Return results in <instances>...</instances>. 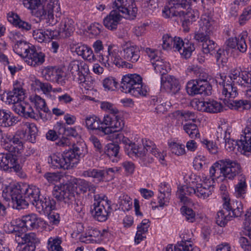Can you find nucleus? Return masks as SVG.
<instances>
[{
	"instance_id": "nucleus-1",
	"label": "nucleus",
	"mask_w": 251,
	"mask_h": 251,
	"mask_svg": "<svg viewBox=\"0 0 251 251\" xmlns=\"http://www.w3.org/2000/svg\"><path fill=\"white\" fill-rule=\"evenodd\" d=\"M2 197L7 201L11 199L13 207L17 209H24L29 202L35 205L40 196V189L33 185H10L2 192Z\"/></svg>"
},
{
	"instance_id": "nucleus-2",
	"label": "nucleus",
	"mask_w": 251,
	"mask_h": 251,
	"mask_svg": "<svg viewBox=\"0 0 251 251\" xmlns=\"http://www.w3.org/2000/svg\"><path fill=\"white\" fill-rule=\"evenodd\" d=\"M44 6L40 4L39 0H23L25 7L32 10V13L37 17L43 19L47 14V23L54 25L60 20L61 15L60 8L57 0H45Z\"/></svg>"
},
{
	"instance_id": "nucleus-3",
	"label": "nucleus",
	"mask_w": 251,
	"mask_h": 251,
	"mask_svg": "<svg viewBox=\"0 0 251 251\" xmlns=\"http://www.w3.org/2000/svg\"><path fill=\"white\" fill-rule=\"evenodd\" d=\"M82 154L77 146L73 147L61 154H53L48 158V162L54 168L68 170L77 163L78 158Z\"/></svg>"
},
{
	"instance_id": "nucleus-4",
	"label": "nucleus",
	"mask_w": 251,
	"mask_h": 251,
	"mask_svg": "<svg viewBox=\"0 0 251 251\" xmlns=\"http://www.w3.org/2000/svg\"><path fill=\"white\" fill-rule=\"evenodd\" d=\"M162 40V46L164 50L173 49L174 51H178L185 58L190 57L192 52L195 50L194 43L188 40L183 41L180 37L174 38L167 34L163 36Z\"/></svg>"
},
{
	"instance_id": "nucleus-5",
	"label": "nucleus",
	"mask_w": 251,
	"mask_h": 251,
	"mask_svg": "<svg viewBox=\"0 0 251 251\" xmlns=\"http://www.w3.org/2000/svg\"><path fill=\"white\" fill-rule=\"evenodd\" d=\"M120 88L122 92L130 93L136 97L146 96L147 93L145 87H143L142 77L136 74L124 75Z\"/></svg>"
},
{
	"instance_id": "nucleus-6",
	"label": "nucleus",
	"mask_w": 251,
	"mask_h": 251,
	"mask_svg": "<svg viewBox=\"0 0 251 251\" xmlns=\"http://www.w3.org/2000/svg\"><path fill=\"white\" fill-rule=\"evenodd\" d=\"M94 201V208L92 211L94 219L101 222L105 221L112 209L111 202L102 194L95 195Z\"/></svg>"
},
{
	"instance_id": "nucleus-7",
	"label": "nucleus",
	"mask_w": 251,
	"mask_h": 251,
	"mask_svg": "<svg viewBox=\"0 0 251 251\" xmlns=\"http://www.w3.org/2000/svg\"><path fill=\"white\" fill-rule=\"evenodd\" d=\"M52 194L58 201L63 202L67 207H73L75 202V193L72 184L55 186Z\"/></svg>"
},
{
	"instance_id": "nucleus-8",
	"label": "nucleus",
	"mask_w": 251,
	"mask_h": 251,
	"mask_svg": "<svg viewBox=\"0 0 251 251\" xmlns=\"http://www.w3.org/2000/svg\"><path fill=\"white\" fill-rule=\"evenodd\" d=\"M104 128H102L103 135H105L121 131L125 126V123L118 114L106 115L103 118Z\"/></svg>"
},
{
	"instance_id": "nucleus-9",
	"label": "nucleus",
	"mask_w": 251,
	"mask_h": 251,
	"mask_svg": "<svg viewBox=\"0 0 251 251\" xmlns=\"http://www.w3.org/2000/svg\"><path fill=\"white\" fill-rule=\"evenodd\" d=\"M186 90L190 96L198 94L208 96L212 93V86L205 79L191 80L187 83Z\"/></svg>"
},
{
	"instance_id": "nucleus-10",
	"label": "nucleus",
	"mask_w": 251,
	"mask_h": 251,
	"mask_svg": "<svg viewBox=\"0 0 251 251\" xmlns=\"http://www.w3.org/2000/svg\"><path fill=\"white\" fill-rule=\"evenodd\" d=\"M113 8L121 12L126 19H133L136 16L138 11L134 0H115Z\"/></svg>"
},
{
	"instance_id": "nucleus-11",
	"label": "nucleus",
	"mask_w": 251,
	"mask_h": 251,
	"mask_svg": "<svg viewBox=\"0 0 251 251\" xmlns=\"http://www.w3.org/2000/svg\"><path fill=\"white\" fill-rule=\"evenodd\" d=\"M148 152L153 155L162 165L166 166L167 163L164 159V155L159 152L155 148L154 145L151 141L143 140L142 145H139L136 156L142 157Z\"/></svg>"
},
{
	"instance_id": "nucleus-12",
	"label": "nucleus",
	"mask_w": 251,
	"mask_h": 251,
	"mask_svg": "<svg viewBox=\"0 0 251 251\" xmlns=\"http://www.w3.org/2000/svg\"><path fill=\"white\" fill-rule=\"evenodd\" d=\"M114 48V46H109L105 53H102L99 55L100 61L105 66L107 65L110 66L112 64H114L117 66H120L121 63L124 62L119 54V50Z\"/></svg>"
},
{
	"instance_id": "nucleus-13",
	"label": "nucleus",
	"mask_w": 251,
	"mask_h": 251,
	"mask_svg": "<svg viewBox=\"0 0 251 251\" xmlns=\"http://www.w3.org/2000/svg\"><path fill=\"white\" fill-rule=\"evenodd\" d=\"M220 163H222L223 176L225 178L232 180L240 176L242 168L237 161L226 159H222Z\"/></svg>"
},
{
	"instance_id": "nucleus-14",
	"label": "nucleus",
	"mask_w": 251,
	"mask_h": 251,
	"mask_svg": "<svg viewBox=\"0 0 251 251\" xmlns=\"http://www.w3.org/2000/svg\"><path fill=\"white\" fill-rule=\"evenodd\" d=\"M161 88L172 95L181 94V85L179 80L175 76L167 75L161 77Z\"/></svg>"
},
{
	"instance_id": "nucleus-15",
	"label": "nucleus",
	"mask_w": 251,
	"mask_h": 251,
	"mask_svg": "<svg viewBox=\"0 0 251 251\" xmlns=\"http://www.w3.org/2000/svg\"><path fill=\"white\" fill-rule=\"evenodd\" d=\"M223 208L228 212V215L232 218H238L243 213V206L242 202L237 200H231L226 195L223 197Z\"/></svg>"
},
{
	"instance_id": "nucleus-16",
	"label": "nucleus",
	"mask_w": 251,
	"mask_h": 251,
	"mask_svg": "<svg viewBox=\"0 0 251 251\" xmlns=\"http://www.w3.org/2000/svg\"><path fill=\"white\" fill-rule=\"evenodd\" d=\"M21 228L24 229L32 230L37 229L43 224L44 221L36 214L31 213L23 216L19 220Z\"/></svg>"
},
{
	"instance_id": "nucleus-17",
	"label": "nucleus",
	"mask_w": 251,
	"mask_h": 251,
	"mask_svg": "<svg viewBox=\"0 0 251 251\" xmlns=\"http://www.w3.org/2000/svg\"><path fill=\"white\" fill-rule=\"evenodd\" d=\"M0 167L4 171H11L19 172L22 167L17 163L16 156L11 153L0 154Z\"/></svg>"
},
{
	"instance_id": "nucleus-18",
	"label": "nucleus",
	"mask_w": 251,
	"mask_h": 251,
	"mask_svg": "<svg viewBox=\"0 0 251 251\" xmlns=\"http://www.w3.org/2000/svg\"><path fill=\"white\" fill-rule=\"evenodd\" d=\"M123 58L132 62H136L140 56L139 47L131 42H126L122 45Z\"/></svg>"
},
{
	"instance_id": "nucleus-19",
	"label": "nucleus",
	"mask_w": 251,
	"mask_h": 251,
	"mask_svg": "<svg viewBox=\"0 0 251 251\" xmlns=\"http://www.w3.org/2000/svg\"><path fill=\"white\" fill-rule=\"evenodd\" d=\"M123 17L121 12L114 9L104 19L103 24L109 30L116 29Z\"/></svg>"
},
{
	"instance_id": "nucleus-20",
	"label": "nucleus",
	"mask_w": 251,
	"mask_h": 251,
	"mask_svg": "<svg viewBox=\"0 0 251 251\" xmlns=\"http://www.w3.org/2000/svg\"><path fill=\"white\" fill-rule=\"evenodd\" d=\"M25 229H23L19 237L16 238V243L18 245L25 244L36 248V245L40 242L37 235L34 232L25 233Z\"/></svg>"
},
{
	"instance_id": "nucleus-21",
	"label": "nucleus",
	"mask_w": 251,
	"mask_h": 251,
	"mask_svg": "<svg viewBox=\"0 0 251 251\" xmlns=\"http://www.w3.org/2000/svg\"><path fill=\"white\" fill-rule=\"evenodd\" d=\"M183 0H170L168 5L163 10V15L165 18L177 17L179 14V9L182 8L181 3Z\"/></svg>"
},
{
	"instance_id": "nucleus-22",
	"label": "nucleus",
	"mask_w": 251,
	"mask_h": 251,
	"mask_svg": "<svg viewBox=\"0 0 251 251\" xmlns=\"http://www.w3.org/2000/svg\"><path fill=\"white\" fill-rule=\"evenodd\" d=\"M25 93L23 88H14L13 90L7 94L6 102L13 104L12 109L14 110V107L18 104H22L24 102L23 100L24 99Z\"/></svg>"
},
{
	"instance_id": "nucleus-23",
	"label": "nucleus",
	"mask_w": 251,
	"mask_h": 251,
	"mask_svg": "<svg viewBox=\"0 0 251 251\" xmlns=\"http://www.w3.org/2000/svg\"><path fill=\"white\" fill-rule=\"evenodd\" d=\"M85 125L88 130H96L101 136H104L101 129L104 128L103 120H100L96 116H88L85 118Z\"/></svg>"
},
{
	"instance_id": "nucleus-24",
	"label": "nucleus",
	"mask_w": 251,
	"mask_h": 251,
	"mask_svg": "<svg viewBox=\"0 0 251 251\" xmlns=\"http://www.w3.org/2000/svg\"><path fill=\"white\" fill-rule=\"evenodd\" d=\"M179 14L177 16L182 21L183 26H187L193 22L196 21L199 17V13L198 10L189 9L186 11H179Z\"/></svg>"
},
{
	"instance_id": "nucleus-25",
	"label": "nucleus",
	"mask_w": 251,
	"mask_h": 251,
	"mask_svg": "<svg viewBox=\"0 0 251 251\" xmlns=\"http://www.w3.org/2000/svg\"><path fill=\"white\" fill-rule=\"evenodd\" d=\"M163 251H200L197 247H193L190 240H182L173 246L168 245Z\"/></svg>"
},
{
	"instance_id": "nucleus-26",
	"label": "nucleus",
	"mask_w": 251,
	"mask_h": 251,
	"mask_svg": "<svg viewBox=\"0 0 251 251\" xmlns=\"http://www.w3.org/2000/svg\"><path fill=\"white\" fill-rule=\"evenodd\" d=\"M75 27L74 21L70 18H64L60 25V37L67 38L72 35Z\"/></svg>"
},
{
	"instance_id": "nucleus-27",
	"label": "nucleus",
	"mask_w": 251,
	"mask_h": 251,
	"mask_svg": "<svg viewBox=\"0 0 251 251\" xmlns=\"http://www.w3.org/2000/svg\"><path fill=\"white\" fill-rule=\"evenodd\" d=\"M247 184L245 176L240 175L237 177V181L234 185V195L238 198H244L247 191Z\"/></svg>"
},
{
	"instance_id": "nucleus-28",
	"label": "nucleus",
	"mask_w": 251,
	"mask_h": 251,
	"mask_svg": "<svg viewBox=\"0 0 251 251\" xmlns=\"http://www.w3.org/2000/svg\"><path fill=\"white\" fill-rule=\"evenodd\" d=\"M21 103H17L14 107V111L19 115L25 118H35V113L31 106L25 102Z\"/></svg>"
},
{
	"instance_id": "nucleus-29",
	"label": "nucleus",
	"mask_w": 251,
	"mask_h": 251,
	"mask_svg": "<svg viewBox=\"0 0 251 251\" xmlns=\"http://www.w3.org/2000/svg\"><path fill=\"white\" fill-rule=\"evenodd\" d=\"M68 70L72 74L74 80L77 81L81 75H84L85 68L83 63L78 60H74L69 64Z\"/></svg>"
},
{
	"instance_id": "nucleus-30",
	"label": "nucleus",
	"mask_w": 251,
	"mask_h": 251,
	"mask_svg": "<svg viewBox=\"0 0 251 251\" xmlns=\"http://www.w3.org/2000/svg\"><path fill=\"white\" fill-rule=\"evenodd\" d=\"M215 21L212 19L211 16L209 14H204L202 15L201 18V22L200 24V28L202 31H204L207 35L213 34L215 28Z\"/></svg>"
},
{
	"instance_id": "nucleus-31",
	"label": "nucleus",
	"mask_w": 251,
	"mask_h": 251,
	"mask_svg": "<svg viewBox=\"0 0 251 251\" xmlns=\"http://www.w3.org/2000/svg\"><path fill=\"white\" fill-rule=\"evenodd\" d=\"M45 55L41 52H37L31 49L25 57V62L30 66H35L42 64L44 62Z\"/></svg>"
},
{
	"instance_id": "nucleus-32",
	"label": "nucleus",
	"mask_w": 251,
	"mask_h": 251,
	"mask_svg": "<svg viewBox=\"0 0 251 251\" xmlns=\"http://www.w3.org/2000/svg\"><path fill=\"white\" fill-rule=\"evenodd\" d=\"M213 188V186L207 184L205 182L197 183L195 186V195L200 199H205L212 194Z\"/></svg>"
},
{
	"instance_id": "nucleus-33",
	"label": "nucleus",
	"mask_w": 251,
	"mask_h": 251,
	"mask_svg": "<svg viewBox=\"0 0 251 251\" xmlns=\"http://www.w3.org/2000/svg\"><path fill=\"white\" fill-rule=\"evenodd\" d=\"M35 205L38 209L48 212L55 208L56 202L49 197L42 196Z\"/></svg>"
},
{
	"instance_id": "nucleus-34",
	"label": "nucleus",
	"mask_w": 251,
	"mask_h": 251,
	"mask_svg": "<svg viewBox=\"0 0 251 251\" xmlns=\"http://www.w3.org/2000/svg\"><path fill=\"white\" fill-rule=\"evenodd\" d=\"M224 102L229 108L237 110H248L251 107V103L248 100H224Z\"/></svg>"
},
{
	"instance_id": "nucleus-35",
	"label": "nucleus",
	"mask_w": 251,
	"mask_h": 251,
	"mask_svg": "<svg viewBox=\"0 0 251 251\" xmlns=\"http://www.w3.org/2000/svg\"><path fill=\"white\" fill-rule=\"evenodd\" d=\"M160 194L158 195L159 206L162 207L168 202L171 193V189L166 183H161L159 188Z\"/></svg>"
},
{
	"instance_id": "nucleus-36",
	"label": "nucleus",
	"mask_w": 251,
	"mask_h": 251,
	"mask_svg": "<svg viewBox=\"0 0 251 251\" xmlns=\"http://www.w3.org/2000/svg\"><path fill=\"white\" fill-rule=\"evenodd\" d=\"M7 20L14 25L21 28L22 30H29L31 29V25L29 23L22 21L19 16L13 12L7 14Z\"/></svg>"
},
{
	"instance_id": "nucleus-37",
	"label": "nucleus",
	"mask_w": 251,
	"mask_h": 251,
	"mask_svg": "<svg viewBox=\"0 0 251 251\" xmlns=\"http://www.w3.org/2000/svg\"><path fill=\"white\" fill-rule=\"evenodd\" d=\"M235 82L229 81L228 79L224 82L222 94L229 100L235 98L238 95L237 88L235 86Z\"/></svg>"
},
{
	"instance_id": "nucleus-38",
	"label": "nucleus",
	"mask_w": 251,
	"mask_h": 251,
	"mask_svg": "<svg viewBox=\"0 0 251 251\" xmlns=\"http://www.w3.org/2000/svg\"><path fill=\"white\" fill-rule=\"evenodd\" d=\"M75 52L79 55L90 62H93L96 60L92 49L84 45L79 46L75 48Z\"/></svg>"
},
{
	"instance_id": "nucleus-39",
	"label": "nucleus",
	"mask_w": 251,
	"mask_h": 251,
	"mask_svg": "<svg viewBox=\"0 0 251 251\" xmlns=\"http://www.w3.org/2000/svg\"><path fill=\"white\" fill-rule=\"evenodd\" d=\"M11 113L4 109H0V126L3 127H8L13 125L17 119L11 117Z\"/></svg>"
},
{
	"instance_id": "nucleus-40",
	"label": "nucleus",
	"mask_w": 251,
	"mask_h": 251,
	"mask_svg": "<svg viewBox=\"0 0 251 251\" xmlns=\"http://www.w3.org/2000/svg\"><path fill=\"white\" fill-rule=\"evenodd\" d=\"M30 49L28 44L25 41L15 43L13 46L14 51L22 57L25 58L29 51Z\"/></svg>"
},
{
	"instance_id": "nucleus-41",
	"label": "nucleus",
	"mask_w": 251,
	"mask_h": 251,
	"mask_svg": "<svg viewBox=\"0 0 251 251\" xmlns=\"http://www.w3.org/2000/svg\"><path fill=\"white\" fill-rule=\"evenodd\" d=\"M4 228L6 233L9 234L12 233L14 235L15 241H16V238L19 237L23 230V228H21L20 223L18 224L17 222H11L6 224L4 226Z\"/></svg>"
},
{
	"instance_id": "nucleus-42",
	"label": "nucleus",
	"mask_w": 251,
	"mask_h": 251,
	"mask_svg": "<svg viewBox=\"0 0 251 251\" xmlns=\"http://www.w3.org/2000/svg\"><path fill=\"white\" fill-rule=\"evenodd\" d=\"M195 192L196 189L194 187L184 185L178 188L177 195L181 201H186L187 200L186 195L191 196L195 194Z\"/></svg>"
},
{
	"instance_id": "nucleus-43",
	"label": "nucleus",
	"mask_w": 251,
	"mask_h": 251,
	"mask_svg": "<svg viewBox=\"0 0 251 251\" xmlns=\"http://www.w3.org/2000/svg\"><path fill=\"white\" fill-rule=\"evenodd\" d=\"M183 129L191 138H200V134L197 125L188 123L183 126Z\"/></svg>"
},
{
	"instance_id": "nucleus-44",
	"label": "nucleus",
	"mask_w": 251,
	"mask_h": 251,
	"mask_svg": "<svg viewBox=\"0 0 251 251\" xmlns=\"http://www.w3.org/2000/svg\"><path fill=\"white\" fill-rule=\"evenodd\" d=\"M82 175L84 177H92L100 181L105 176V172L104 170L90 169L83 171Z\"/></svg>"
},
{
	"instance_id": "nucleus-45",
	"label": "nucleus",
	"mask_w": 251,
	"mask_h": 251,
	"mask_svg": "<svg viewBox=\"0 0 251 251\" xmlns=\"http://www.w3.org/2000/svg\"><path fill=\"white\" fill-rule=\"evenodd\" d=\"M62 238L59 237H50L48 241V249L49 251H63L60 245Z\"/></svg>"
},
{
	"instance_id": "nucleus-46",
	"label": "nucleus",
	"mask_w": 251,
	"mask_h": 251,
	"mask_svg": "<svg viewBox=\"0 0 251 251\" xmlns=\"http://www.w3.org/2000/svg\"><path fill=\"white\" fill-rule=\"evenodd\" d=\"M229 129L226 124L219 126L217 130L216 140L219 144L223 143L228 138Z\"/></svg>"
},
{
	"instance_id": "nucleus-47",
	"label": "nucleus",
	"mask_w": 251,
	"mask_h": 251,
	"mask_svg": "<svg viewBox=\"0 0 251 251\" xmlns=\"http://www.w3.org/2000/svg\"><path fill=\"white\" fill-rule=\"evenodd\" d=\"M77 81L81 84L82 86L87 90L93 89L96 83L94 78L90 75H85L84 74L81 75Z\"/></svg>"
},
{
	"instance_id": "nucleus-48",
	"label": "nucleus",
	"mask_w": 251,
	"mask_h": 251,
	"mask_svg": "<svg viewBox=\"0 0 251 251\" xmlns=\"http://www.w3.org/2000/svg\"><path fill=\"white\" fill-rule=\"evenodd\" d=\"M248 33L246 31L242 32L237 37V49L242 53H245L247 50V45L246 39L247 38Z\"/></svg>"
},
{
	"instance_id": "nucleus-49",
	"label": "nucleus",
	"mask_w": 251,
	"mask_h": 251,
	"mask_svg": "<svg viewBox=\"0 0 251 251\" xmlns=\"http://www.w3.org/2000/svg\"><path fill=\"white\" fill-rule=\"evenodd\" d=\"M119 146L115 143L108 144L104 148V153L106 154L109 158L117 157L119 151Z\"/></svg>"
},
{
	"instance_id": "nucleus-50",
	"label": "nucleus",
	"mask_w": 251,
	"mask_h": 251,
	"mask_svg": "<svg viewBox=\"0 0 251 251\" xmlns=\"http://www.w3.org/2000/svg\"><path fill=\"white\" fill-rule=\"evenodd\" d=\"M180 210L185 221L189 223H193L195 221L196 214L191 208L183 206L181 208Z\"/></svg>"
},
{
	"instance_id": "nucleus-51",
	"label": "nucleus",
	"mask_w": 251,
	"mask_h": 251,
	"mask_svg": "<svg viewBox=\"0 0 251 251\" xmlns=\"http://www.w3.org/2000/svg\"><path fill=\"white\" fill-rule=\"evenodd\" d=\"M207 112L218 113L223 111V107L221 102L214 100H208L207 101Z\"/></svg>"
},
{
	"instance_id": "nucleus-52",
	"label": "nucleus",
	"mask_w": 251,
	"mask_h": 251,
	"mask_svg": "<svg viewBox=\"0 0 251 251\" xmlns=\"http://www.w3.org/2000/svg\"><path fill=\"white\" fill-rule=\"evenodd\" d=\"M231 220L230 215H225L223 210L219 211L217 213L216 223L221 227L225 226L228 221Z\"/></svg>"
},
{
	"instance_id": "nucleus-53",
	"label": "nucleus",
	"mask_w": 251,
	"mask_h": 251,
	"mask_svg": "<svg viewBox=\"0 0 251 251\" xmlns=\"http://www.w3.org/2000/svg\"><path fill=\"white\" fill-rule=\"evenodd\" d=\"M102 85L105 90L114 91L117 89L118 82L115 78L109 76L103 80Z\"/></svg>"
},
{
	"instance_id": "nucleus-54",
	"label": "nucleus",
	"mask_w": 251,
	"mask_h": 251,
	"mask_svg": "<svg viewBox=\"0 0 251 251\" xmlns=\"http://www.w3.org/2000/svg\"><path fill=\"white\" fill-rule=\"evenodd\" d=\"M217 48V44L213 41L207 40L202 44V51L205 54L210 53L213 54L215 53V50Z\"/></svg>"
},
{
	"instance_id": "nucleus-55",
	"label": "nucleus",
	"mask_w": 251,
	"mask_h": 251,
	"mask_svg": "<svg viewBox=\"0 0 251 251\" xmlns=\"http://www.w3.org/2000/svg\"><path fill=\"white\" fill-rule=\"evenodd\" d=\"M221 161H222V160L215 163L210 169L209 173L212 179L218 178L221 174L223 175L222 163H220Z\"/></svg>"
},
{
	"instance_id": "nucleus-56",
	"label": "nucleus",
	"mask_w": 251,
	"mask_h": 251,
	"mask_svg": "<svg viewBox=\"0 0 251 251\" xmlns=\"http://www.w3.org/2000/svg\"><path fill=\"white\" fill-rule=\"evenodd\" d=\"M78 183L80 189L83 193H86L87 191L93 193L95 192L96 186L91 182L84 179H81Z\"/></svg>"
},
{
	"instance_id": "nucleus-57",
	"label": "nucleus",
	"mask_w": 251,
	"mask_h": 251,
	"mask_svg": "<svg viewBox=\"0 0 251 251\" xmlns=\"http://www.w3.org/2000/svg\"><path fill=\"white\" fill-rule=\"evenodd\" d=\"M57 70L58 68L55 67H48L43 71V75L46 80L54 81Z\"/></svg>"
},
{
	"instance_id": "nucleus-58",
	"label": "nucleus",
	"mask_w": 251,
	"mask_h": 251,
	"mask_svg": "<svg viewBox=\"0 0 251 251\" xmlns=\"http://www.w3.org/2000/svg\"><path fill=\"white\" fill-rule=\"evenodd\" d=\"M12 135L9 134H4L2 136L1 142L2 143V146L4 149L7 150L9 152L13 151L14 147H12L10 144L12 142Z\"/></svg>"
},
{
	"instance_id": "nucleus-59",
	"label": "nucleus",
	"mask_w": 251,
	"mask_h": 251,
	"mask_svg": "<svg viewBox=\"0 0 251 251\" xmlns=\"http://www.w3.org/2000/svg\"><path fill=\"white\" fill-rule=\"evenodd\" d=\"M225 50L223 49H219L217 51L215 57L218 65H221L224 67L227 62V58L225 55Z\"/></svg>"
},
{
	"instance_id": "nucleus-60",
	"label": "nucleus",
	"mask_w": 251,
	"mask_h": 251,
	"mask_svg": "<svg viewBox=\"0 0 251 251\" xmlns=\"http://www.w3.org/2000/svg\"><path fill=\"white\" fill-rule=\"evenodd\" d=\"M170 149L172 152L177 155H183L185 152L184 145H180L176 143L170 144Z\"/></svg>"
},
{
	"instance_id": "nucleus-61",
	"label": "nucleus",
	"mask_w": 251,
	"mask_h": 251,
	"mask_svg": "<svg viewBox=\"0 0 251 251\" xmlns=\"http://www.w3.org/2000/svg\"><path fill=\"white\" fill-rule=\"evenodd\" d=\"M238 146L241 150V152L247 155L248 153L251 152V141L247 142L241 140L237 141Z\"/></svg>"
},
{
	"instance_id": "nucleus-62",
	"label": "nucleus",
	"mask_w": 251,
	"mask_h": 251,
	"mask_svg": "<svg viewBox=\"0 0 251 251\" xmlns=\"http://www.w3.org/2000/svg\"><path fill=\"white\" fill-rule=\"evenodd\" d=\"M34 84L37 89H40L44 94L49 93L51 91V86L49 83H43L39 80L36 79Z\"/></svg>"
},
{
	"instance_id": "nucleus-63",
	"label": "nucleus",
	"mask_w": 251,
	"mask_h": 251,
	"mask_svg": "<svg viewBox=\"0 0 251 251\" xmlns=\"http://www.w3.org/2000/svg\"><path fill=\"white\" fill-rule=\"evenodd\" d=\"M100 234V231L96 228H89L87 232L80 237V240L82 242H86L88 240L85 239L87 237H98Z\"/></svg>"
},
{
	"instance_id": "nucleus-64",
	"label": "nucleus",
	"mask_w": 251,
	"mask_h": 251,
	"mask_svg": "<svg viewBox=\"0 0 251 251\" xmlns=\"http://www.w3.org/2000/svg\"><path fill=\"white\" fill-rule=\"evenodd\" d=\"M100 107L102 110L108 111L110 113L109 115L119 113L118 109L113 104L109 102H101Z\"/></svg>"
}]
</instances>
